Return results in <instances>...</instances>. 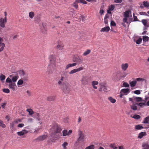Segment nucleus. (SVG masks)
Masks as SVG:
<instances>
[{"label": "nucleus", "mask_w": 149, "mask_h": 149, "mask_svg": "<svg viewBox=\"0 0 149 149\" xmlns=\"http://www.w3.org/2000/svg\"><path fill=\"white\" fill-rule=\"evenodd\" d=\"M62 130L61 126L57 124H54L51 127L49 132V137L52 139L51 141H53L52 140L56 139L60 137V135L58 133L61 132Z\"/></svg>", "instance_id": "f257e3e1"}, {"label": "nucleus", "mask_w": 149, "mask_h": 149, "mask_svg": "<svg viewBox=\"0 0 149 149\" xmlns=\"http://www.w3.org/2000/svg\"><path fill=\"white\" fill-rule=\"evenodd\" d=\"M57 84L63 91L65 93H68L71 91L70 86L66 82L59 80Z\"/></svg>", "instance_id": "f03ea898"}, {"label": "nucleus", "mask_w": 149, "mask_h": 149, "mask_svg": "<svg viewBox=\"0 0 149 149\" xmlns=\"http://www.w3.org/2000/svg\"><path fill=\"white\" fill-rule=\"evenodd\" d=\"M92 80L91 77L88 76H83L81 81V84L83 85H86L89 84Z\"/></svg>", "instance_id": "7ed1b4c3"}, {"label": "nucleus", "mask_w": 149, "mask_h": 149, "mask_svg": "<svg viewBox=\"0 0 149 149\" xmlns=\"http://www.w3.org/2000/svg\"><path fill=\"white\" fill-rule=\"evenodd\" d=\"M78 138L77 140L76 143H79L80 141L83 142L85 140V137L84 133L80 130H78Z\"/></svg>", "instance_id": "20e7f679"}, {"label": "nucleus", "mask_w": 149, "mask_h": 149, "mask_svg": "<svg viewBox=\"0 0 149 149\" xmlns=\"http://www.w3.org/2000/svg\"><path fill=\"white\" fill-rule=\"evenodd\" d=\"M6 82L9 84L8 86L9 88L11 89L13 91H15L17 86L15 83L11 81V79L8 77L6 80Z\"/></svg>", "instance_id": "39448f33"}, {"label": "nucleus", "mask_w": 149, "mask_h": 149, "mask_svg": "<svg viewBox=\"0 0 149 149\" xmlns=\"http://www.w3.org/2000/svg\"><path fill=\"white\" fill-rule=\"evenodd\" d=\"M40 28L41 32L43 33H45L47 32V24L45 23H42L40 25Z\"/></svg>", "instance_id": "423d86ee"}, {"label": "nucleus", "mask_w": 149, "mask_h": 149, "mask_svg": "<svg viewBox=\"0 0 149 149\" xmlns=\"http://www.w3.org/2000/svg\"><path fill=\"white\" fill-rule=\"evenodd\" d=\"M64 45L63 42L60 41L58 40L57 42V45L56 47V48L59 50H62L64 49Z\"/></svg>", "instance_id": "0eeeda50"}, {"label": "nucleus", "mask_w": 149, "mask_h": 149, "mask_svg": "<svg viewBox=\"0 0 149 149\" xmlns=\"http://www.w3.org/2000/svg\"><path fill=\"white\" fill-rule=\"evenodd\" d=\"M55 67L51 64L49 65L47 67V70L46 71V73L47 74H51L53 72V70Z\"/></svg>", "instance_id": "6e6552de"}, {"label": "nucleus", "mask_w": 149, "mask_h": 149, "mask_svg": "<svg viewBox=\"0 0 149 149\" xmlns=\"http://www.w3.org/2000/svg\"><path fill=\"white\" fill-rule=\"evenodd\" d=\"M49 61L50 64H51L54 66H55V63L56 61V57L54 55H51L49 57Z\"/></svg>", "instance_id": "1a4fd4ad"}, {"label": "nucleus", "mask_w": 149, "mask_h": 149, "mask_svg": "<svg viewBox=\"0 0 149 149\" xmlns=\"http://www.w3.org/2000/svg\"><path fill=\"white\" fill-rule=\"evenodd\" d=\"M84 68L83 67H80L71 70L69 72L70 74H73L77 72H79L80 71L84 69Z\"/></svg>", "instance_id": "9d476101"}, {"label": "nucleus", "mask_w": 149, "mask_h": 149, "mask_svg": "<svg viewBox=\"0 0 149 149\" xmlns=\"http://www.w3.org/2000/svg\"><path fill=\"white\" fill-rule=\"evenodd\" d=\"M74 61L76 62L77 64L79 65L82 63L83 60L79 56H78L75 58Z\"/></svg>", "instance_id": "9b49d317"}, {"label": "nucleus", "mask_w": 149, "mask_h": 149, "mask_svg": "<svg viewBox=\"0 0 149 149\" xmlns=\"http://www.w3.org/2000/svg\"><path fill=\"white\" fill-rule=\"evenodd\" d=\"M123 15L125 17L124 19H126L127 18L131 17L132 15L131 11L130 10L126 11L124 13Z\"/></svg>", "instance_id": "f8f14e48"}, {"label": "nucleus", "mask_w": 149, "mask_h": 149, "mask_svg": "<svg viewBox=\"0 0 149 149\" xmlns=\"http://www.w3.org/2000/svg\"><path fill=\"white\" fill-rule=\"evenodd\" d=\"M3 40L1 38H0V52L2 51L5 46V44L3 43Z\"/></svg>", "instance_id": "ddd939ff"}, {"label": "nucleus", "mask_w": 149, "mask_h": 149, "mask_svg": "<svg viewBox=\"0 0 149 149\" xmlns=\"http://www.w3.org/2000/svg\"><path fill=\"white\" fill-rule=\"evenodd\" d=\"M72 132V131L71 130H69L68 132L66 130H64L62 131V135L63 136H68L71 134Z\"/></svg>", "instance_id": "4468645a"}, {"label": "nucleus", "mask_w": 149, "mask_h": 149, "mask_svg": "<svg viewBox=\"0 0 149 149\" xmlns=\"http://www.w3.org/2000/svg\"><path fill=\"white\" fill-rule=\"evenodd\" d=\"M129 66V64L128 63H122L121 65V68L123 71H126Z\"/></svg>", "instance_id": "2eb2a0df"}, {"label": "nucleus", "mask_w": 149, "mask_h": 149, "mask_svg": "<svg viewBox=\"0 0 149 149\" xmlns=\"http://www.w3.org/2000/svg\"><path fill=\"white\" fill-rule=\"evenodd\" d=\"M28 133V131L26 130H23L22 131L17 132V134L18 135L21 136L23 135Z\"/></svg>", "instance_id": "dca6fc26"}, {"label": "nucleus", "mask_w": 149, "mask_h": 149, "mask_svg": "<svg viewBox=\"0 0 149 149\" xmlns=\"http://www.w3.org/2000/svg\"><path fill=\"white\" fill-rule=\"evenodd\" d=\"M47 136L45 135H43L38 137L36 139V140L38 141H42L47 137Z\"/></svg>", "instance_id": "f3484780"}, {"label": "nucleus", "mask_w": 149, "mask_h": 149, "mask_svg": "<svg viewBox=\"0 0 149 149\" xmlns=\"http://www.w3.org/2000/svg\"><path fill=\"white\" fill-rule=\"evenodd\" d=\"M138 19H123V22L127 24H129L131 21H138Z\"/></svg>", "instance_id": "a211bd4d"}, {"label": "nucleus", "mask_w": 149, "mask_h": 149, "mask_svg": "<svg viewBox=\"0 0 149 149\" xmlns=\"http://www.w3.org/2000/svg\"><path fill=\"white\" fill-rule=\"evenodd\" d=\"M7 22L6 19H0V25L2 27H5V24Z\"/></svg>", "instance_id": "6ab92c4d"}, {"label": "nucleus", "mask_w": 149, "mask_h": 149, "mask_svg": "<svg viewBox=\"0 0 149 149\" xmlns=\"http://www.w3.org/2000/svg\"><path fill=\"white\" fill-rule=\"evenodd\" d=\"M98 83V82L97 81H94L92 82L91 84L93 88L95 89H96L97 88L96 85H97Z\"/></svg>", "instance_id": "aec40b11"}, {"label": "nucleus", "mask_w": 149, "mask_h": 149, "mask_svg": "<svg viewBox=\"0 0 149 149\" xmlns=\"http://www.w3.org/2000/svg\"><path fill=\"white\" fill-rule=\"evenodd\" d=\"M146 133L145 132H142L139 133L138 136L139 139H142L144 136L146 135Z\"/></svg>", "instance_id": "412c9836"}, {"label": "nucleus", "mask_w": 149, "mask_h": 149, "mask_svg": "<svg viewBox=\"0 0 149 149\" xmlns=\"http://www.w3.org/2000/svg\"><path fill=\"white\" fill-rule=\"evenodd\" d=\"M77 64V63H74L72 64H68L65 67V70H67L69 68L73 67L76 66Z\"/></svg>", "instance_id": "4be33fe9"}, {"label": "nucleus", "mask_w": 149, "mask_h": 149, "mask_svg": "<svg viewBox=\"0 0 149 149\" xmlns=\"http://www.w3.org/2000/svg\"><path fill=\"white\" fill-rule=\"evenodd\" d=\"M135 129L136 130H141L143 129L144 128L141 125H137L135 126Z\"/></svg>", "instance_id": "5701e85b"}, {"label": "nucleus", "mask_w": 149, "mask_h": 149, "mask_svg": "<svg viewBox=\"0 0 149 149\" xmlns=\"http://www.w3.org/2000/svg\"><path fill=\"white\" fill-rule=\"evenodd\" d=\"M100 88L99 89V91L101 92L102 91V89L103 87L106 86V84L104 83H100Z\"/></svg>", "instance_id": "b1692460"}, {"label": "nucleus", "mask_w": 149, "mask_h": 149, "mask_svg": "<svg viewBox=\"0 0 149 149\" xmlns=\"http://www.w3.org/2000/svg\"><path fill=\"white\" fill-rule=\"evenodd\" d=\"M110 30V28L109 26H107L102 28L100 30L101 32H108Z\"/></svg>", "instance_id": "393cba45"}, {"label": "nucleus", "mask_w": 149, "mask_h": 149, "mask_svg": "<svg viewBox=\"0 0 149 149\" xmlns=\"http://www.w3.org/2000/svg\"><path fill=\"white\" fill-rule=\"evenodd\" d=\"M34 117L36 118L37 120L39 121L40 120L39 113H34Z\"/></svg>", "instance_id": "a878e982"}, {"label": "nucleus", "mask_w": 149, "mask_h": 149, "mask_svg": "<svg viewBox=\"0 0 149 149\" xmlns=\"http://www.w3.org/2000/svg\"><path fill=\"white\" fill-rule=\"evenodd\" d=\"M129 82L130 86L131 87H134L136 85L137 83L136 81H130Z\"/></svg>", "instance_id": "bb28decb"}, {"label": "nucleus", "mask_w": 149, "mask_h": 149, "mask_svg": "<svg viewBox=\"0 0 149 149\" xmlns=\"http://www.w3.org/2000/svg\"><path fill=\"white\" fill-rule=\"evenodd\" d=\"M149 116L145 118L144 119L143 122H142V123L144 124H148L149 123Z\"/></svg>", "instance_id": "cd10ccee"}, {"label": "nucleus", "mask_w": 149, "mask_h": 149, "mask_svg": "<svg viewBox=\"0 0 149 149\" xmlns=\"http://www.w3.org/2000/svg\"><path fill=\"white\" fill-rule=\"evenodd\" d=\"M18 78V76H13L12 78L11 79L12 82H13L15 83V82L17 81Z\"/></svg>", "instance_id": "c85d7f7f"}, {"label": "nucleus", "mask_w": 149, "mask_h": 149, "mask_svg": "<svg viewBox=\"0 0 149 149\" xmlns=\"http://www.w3.org/2000/svg\"><path fill=\"white\" fill-rule=\"evenodd\" d=\"M130 92V89L129 88H124L121 90V92H122L124 93H129Z\"/></svg>", "instance_id": "c756f323"}, {"label": "nucleus", "mask_w": 149, "mask_h": 149, "mask_svg": "<svg viewBox=\"0 0 149 149\" xmlns=\"http://www.w3.org/2000/svg\"><path fill=\"white\" fill-rule=\"evenodd\" d=\"M55 99V96H51L47 97V100L49 101H53Z\"/></svg>", "instance_id": "7c9ffc66"}, {"label": "nucleus", "mask_w": 149, "mask_h": 149, "mask_svg": "<svg viewBox=\"0 0 149 149\" xmlns=\"http://www.w3.org/2000/svg\"><path fill=\"white\" fill-rule=\"evenodd\" d=\"M26 111L29 112V115L31 116L34 113L33 110L31 109H28Z\"/></svg>", "instance_id": "2f4dec72"}, {"label": "nucleus", "mask_w": 149, "mask_h": 149, "mask_svg": "<svg viewBox=\"0 0 149 149\" xmlns=\"http://www.w3.org/2000/svg\"><path fill=\"white\" fill-rule=\"evenodd\" d=\"M108 99L109 100L110 102L112 103H114L116 102V100L113 98L112 97H108Z\"/></svg>", "instance_id": "473e14b6"}, {"label": "nucleus", "mask_w": 149, "mask_h": 149, "mask_svg": "<svg viewBox=\"0 0 149 149\" xmlns=\"http://www.w3.org/2000/svg\"><path fill=\"white\" fill-rule=\"evenodd\" d=\"M91 52V50L90 49H87L86 51H85L83 54V55L84 56H86L89 54Z\"/></svg>", "instance_id": "72a5a7b5"}, {"label": "nucleus", "mask_w": 149, "mask_h": 149, "mask_svg": "<svg viewBox=\"0 0 149 149\" xmlns=\"http://www.w3.org/2000/svg\"><path fill=\"white\" fill-rule=\"evenodd\" d=\"M144 102H141L139 104H137V105L140 106L141 107H142L144 106H146V101H144Z\"/></svg>", "instance_id": "f704fd0d"}, {"label": "nucleus", "mask_w": 149, "mask_h": 149, "mask_svg": "<svg viewBox=\"0 0 149 149\" xmlns=\"http://www.w3.org/2000/svg\"><path fill=\"white\" fill-rule=\"evenodd\" d=\"M143 3L144 7L148 8L149 7V3L147 1H144Z\"/></svg>", "instance_id": "c9c22d12"}, {"label": "nucleus", "mask_w": 149, "mask_h": 149, "mask_svg": "<svg viewBox=\"0 0 149 149\" xmlns=\"http://www.w3.org/2000/svg\"><path fill=\"white\" fill-rule=\"evenodd\" d=\"M131 117L137 120L141 118V117L139 115L137 114H134L133 116H131Z\"/></svg>", "instance_id": "e433bc0d"}, {"label": "nucleus", "mask_w": 149, "mask_h": 149, "mask_svg": "<svg viewBox=\"0 0 149 149\" xmlns=\"http://www.w3.org/2000/svg\"><path fill=\"white\" fill-rule=\"evenodd\" d=\"M142 22L145 27H148V26L147 25V22L146 19H143L142 20Z\"/></svg>", "instance_id": "4c0bfd02"}, {"label": "nucleus", "mask_w": 149, "mask_h": 149, "mask_svg": "<svg viewBox=\"0 0 149 149\" xmlns=\"http://www.w3.org/2000/svg\"><path fill=\"white\" fill-rule=\"evenodd\" d=\"M134 41L137 44H140L142 42V38H139L138 40L135 41L134 40Z\"/></svg>", "instance_id": "58836bf2"}, {"label": "nucleus", "mask_w": 149, "mask_h": 149, "mask_svg": "<svg viewBox=\"0 0 149 149\" xmlns=\"http://www.w3.org/2000/svg\"><path fill=\"white\" fill-rule=\"evenodd\" d=\"M0 126L2 128H5L6 126L5 124L3 123V121L0 119Z\"/></svg>", "instance_id": "ea45409f"}, {"label": "nucleus", "mask_w": 149, "mask_h": 149, "mask_svg": "<svg viewBox=\"0 0 149 149\" xmlns=\"http://www.w3.org/2000/svg\"><path fill=\"white\" fill-rule=\"evenodd\" d=\"M68 145V143L66 142H65L62 144V146L64 149H67L66 146Z\"/></svg>", "instance_id": "a19ab883"}, {"label": "nucleus", "mask_w": 149, "mask_h": 149, "mask_svg": "<svg viewBox=\"0 0 149 149\" xmlns=\"http://www.w3.org/2000/svg\"><path fill=\"white\" fill-rule=\"evenodd\" d=\"M143 40L144 41L146 42L149 40V37L146 36H143Z\"/></svg>", "instance_id": "79ce46f5"}, {"label": "nucleus", "mask_w": 149, "mask_h": 149, "mask_svg": "<svg viewBox=\"0 0 149 149\" xmlns=\"http://www.w3.org/2000/svg\"><path fill=\"white\" fill-rule=\"evenodd\" d=\"M6 77L4 75L1 74L0 76V80L1 81H3L5 79Z\"/></svg>", "instance_id": "37998d69"}, {"label": "nucleus", "mask_w": 149, "mask_h": 149, "mask_svg": "<svg viewBox=\"0 0 149 149\" xmlns=\"http://www.w3.org/2000/svg\"><path fill=\"white\" fill-rule=\"evenodd\" d=\"M126 75L125 73L122 74L119 77V79L120 80L124 78V77H125L126 76Z\"/></svg>", "instance_id": "c03bdc74"}, {"label": "nucleus", "mask_w": 149, "mask_h": 149, "mask_svg": "<svg viewBox=\"0 0 149 149\" xmlns=\"http://www.w3.org/2000/svg\"><path fill=\"white\" fill-rule=\"evenodd\" d=\"M34 15V14L33 12H30L29 14V17L31 18H33Z\"/></svg>", "instance_id": "a18cd8bd"}, {"label": "nucleus", "mask_w": 149, "mask_h": 149, "mask_svg": "<svg viewBox=\"0 0 149 149\" xmlns=\"http://www.w3.org/2000/svg\"><path fill=\"white\" fill-rule=\"evenodd\" d=\"M115 8V6L113 5H111L110 6H109L108 9L112 11Z\"/></svg>", "instance_id": "49530a36"}, {"label": "nucleus", "mask_w": 149, "mask_h": 149, "mask_svg": "<svg viewBox=\"0 0 149 149\" xmlns=\"http://www.w3.org/2000/svg\"><path fill=\"white\" fill-rule=\"evenodd\" d=\"M15 123L14 121L10 123V128L12 129H13L15 126Z\"/></svg>", "instance_id": "de8ad7c7"}, {"label": "nucleus", "mask_w": 149, "mask_h": 149, "mask_svg": "<svg viewBox=\"0 0 149 149\" xmlns=\"http://www.w3.org/2000/svg\"><path fill=\"white\" fill-rule=\"evenodd\" d=\"M23 83V81L22 79L19 80L17 83L18 85H21Z\"/></svg>", "instance_id": "09e8293b"}, {"label": "nucleus", "mask_w": 149, "mask_h": 149, "mask_svg": "<svg viewBox=\"0 0 149 149\" xmlns=\"http://www.w3.org/2000/svg\"><path fill=\"white\" fill-rule=\"evenodd\" d=\"M95 148L94 146V145H91L88 146L85 149H94Z\"/></svg>", "instance_id": "8fccbe9b"}, {"label": "nucleus", "mask_w": 149, "mask_h": 149, "mask_svg": "<svg viewBox=\"0 0 149 149\" xmlns=\"http://www.w3.org/2000/svg\"><path fill=\"white\" fill-rule=\"evenodd\" d=\"M3 92L6 93H9L10 92V90L7 88H4L3 89Z\"/></svg>", "instance_id": "3c124183"}, {"label": "nucleus", "mask_w": 149, "mask_h": 149, "mask_svg": "<svg viewBox=\"0 0 149 149\" xmlns=\"http://www.w3.org/2000/svg\"><path fill=\"white\" fill-rule=\"evenodd\" d=\"M73 6L76 9H78V5L77 3L74 2L73 4Z\"/></svg>", "instance_id": "603ef678"}, {"label": "nucleus", "mask_w": 149, "mask_h": 149, "mask_svg": "<svg viewBox=\"0 0 149 149\" xmlns=\"http://www.w3.org/2000/svg\"><path fill=\"white\" fill-rule=\"evenodd\" d=\"M136 101L137 102H140V101H144V100H143L142 99V98L141 97H136Z\"/></svg>", "instance_id": "864d4df0"}, {"label": "nucleus", "mask_w": 149, "mask_h": 149, "mask_svg": "<svg viewBox=\"0 0 149 149\" xmlns=\"http://www.w3.org/2000/svg\"><path fill=\"white\" fill-rule=\"evenodd\" d=\"M19 72L21 75L23 76L25 74V72L24 71L22 70H20L19 71Z\"/></svg>", "instance_id": "5fc2aeb1"}, {"label": "nucleus", "mask_w": 149, "mask_h": 149, "mask_svg": "<svg viewBox=\"0 0 149 149\" xmlns=\"http://www.w3.org/2000/svg\"><path fill=\"white\" fill-rule=\"evenodd\" d=\"M123 86L125 87H129V85L127 83L124 82L123 83Z\"/></svg>", "instance_id": "6e6d98bb"}, {"label": "nucleus", "mask_w": 149, "mask_h": 149, "mask_svg": "<svg viewBox=\"0 0 149 149\" xmlns=\"http://www.w3.org/2000/svg\"><path fill=\"white\" fill-rule=\"evenodd\" d=\"M7 104V102H4V103H2L1 104V106L2 108L3 109H4L5 108V106L6 105V104Z\"/></svg>", "instance_id": "4d7b16f0"}, {"label": "nucleus", "mask_w": 149, "mask_h": 149, "mask_svg": "<svg viewBox=\"0 0 149 149\" xmlns=\"http://www.w3.org/2000/svg\"><path fill=\"white\" fill-rule=\"evenodd\" d=\"M15 124H17L19 122H21L22 120L20 119H16L14 121Z\"/></svg>", "instance_id": "13d9d810"}, {"label": "nucleus", "mask_w": 149, "mask_h": 149, "mask_svg": "<svg viewBox=\"0 0 149 149\" xmlns=\"http://www.w3.org/2000/svg\"><path fill=\"white\" fill-rule=\"evenodd\" d=\"M136 80L137 81H145V79L141 78H138L136 79Z\"/></svg>", "instance_id": "bf43d9fd"}, {"label": "nucleus", "mask_w": 149, "mask_h": 149, "mask_svg": "<svg viewBox=\"0 0 149 149\" xmlns=\"http://www.w3.org/2000/svg\"><path fill=\"white\" fill-rule=\"evenodd\" d=\"M142 146L145 147L144 148H149V146L146 143H144L143 144Z\"/></svg>", "instance_id": "052dcab7"}, {"label": "nucleus", "mask_w": 149, "mask_h": 149, "mask_svg": "<svg viewBox=\"0 0 149 149\" xmlns=\"http://www.w3.org/2000/svg\"><path fill=\"white\" fill-rule=\"evenodd\" d=\"M131 108L134 110H136L137 109V107L136 106L133 105L131 107Z\"/></svg>", "instance_id": "680f3d73"}, {"label": "nucleus", "mask_w": 149, "mask_h": 149, "mask_svg": "<svg viewBox=\"0 0 149 149\" xmlns=\"http://www.w3.org/2000/svg\"><path fill=\"white\" fill-rule=\"evenodd\" d=\"M110 147L113 149H117V148L115 146L114 144H111L110 145Z\"/></svg>", "instance_id": "e2e57ef3"}, {"label": "nucleus", "mask_w": 149, "mask_h": 149, "mask_svg": "<svg viewBox=\"0 0 149 149\" xmlns=\"http://www.w3.org/2000/svg\"><path fill=\"white\" fill-rule=\"evenodd\" d=\"M116 25V23L113 21H111V26H115Z\"/></svg>", "instance_id": "0e129e2a"}, {"label": "nucleus", "mask_w": 149, "mask_h": 149, "mask_svg": "<svg viewBox=\"0 0 149 149\" xmlns=\"http://www.w3.org/2000/svg\"><path fill=\"white\" fill-rule=\"evenodd\" d=\"M134 93L135 94L139 95L140 94L141 92L139 90H137L134 91Z\"/></svg>", "instance_id": "69168bd1"}, {"label": "nucleus", "mask_w": 149, "mask_h": 149, "mask_svg": "<svg viewBox=\"0 0 149 149\" xmlns=\"http://www.w3.org/2000/svg\"><path fill=\"white\" fill-rule=\"evenodd\" d=\"M102 91H104L105 92H107L108 91V89L107 86L103 87L102 89Z\"/></svg>", "instance_id": "338daca9"}, {"label": "nucleus", "mask_w": 149, "mask_h": 149, "mask_svg": "<svg viewBox=\"0 0 149 149\" xmlns=\"http://www.w3.org/2000/svg\"><path fill=\"white\" fill-rule=\"evenodd\" d=\"M24 126V124L21 123V124H18L17 126V127H18L21 128V127H23Z\"/></svg>", "instance_id": "774afa93"}]
</instances>
